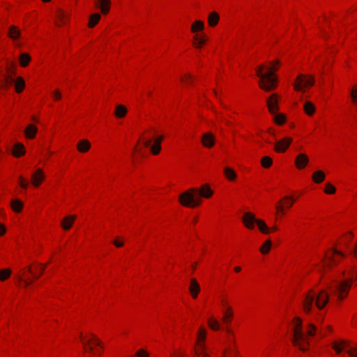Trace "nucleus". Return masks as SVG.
<instances>
[{
  "label": "nucleus",
  "instance_id": "69168bd1",
  "mask_svg": "<svg viewBox=\"0 0 357 357\" xmlns=\"http://www.w3.org/2000/svg\"><path fill=\"white\" fill-rule=\"evenodd\" d=\"M271 231H275L278 229L277 227H273L272 229H270Z\"/></svg>",
  "mask_w": 357,
  "mask_h": 357
},
{
  "label": "nucleus",
  "instance_id": "f3484780",
  "mask_svg": "<svg viewBox=\"0 0 357 357\" xmlns=\"http://www.w3.org/2000/svg\"><path fill=\"white\" fill-rule=\"evenodd\" d=\"M189 291H190L193 298H196L198 296V294L200 291L199 284L195 278H192L190 280V285L189 287Z\"/></svg>",
  "mask_w": 357,
  "mask_h": 357
},
{
  "label": "nucleus",
  "instance_id": "2f4dec72",
  "mask_svg": "<svg viewBox=\"0 0 357 357\" xmlns=\"http://www.w3.org/2000/svg\"><path fill=\"white\" fill-rule=\"evenodd\" d=\"M11 207L14 211L19 213L23 208V203L20 199H13L11 202Z\"/></svg>",
  "mask_w": 357,
  "mask_h": 357
},
{
  "label": "nucleus",
  "instance_id": "473e14b6",
  "mask_svg": "<svg viewBox=\"0 0 357 357\" xmlns=\"http://www.w3.org/2000/svg\"><path fill=\"white\" fill-rule=\"evenodd\" d=\"M100 15L99 13L92 14L89 17V22L88 26L89 27H93L100 20Z\"/></svg>",
  "mask_w": 357,
  "mask_h": 357
},
{
  "label": "nucleus",
  "instance_id": "b1692460",
  "mask_svg": "<svg viewBox=\"0 0 357 357\" xmlns=\"http://www.w3.org/2000/svg\"><path fill=\"white\" fill-rule=\"evenodd\" d=\"M194 40L195 42L194 43V45L196 47H201L202 45H204L206 42V38L205 34L202 35H195L194 36Z\"/></svg>",
  "mask_w": 357,
  "mask_h": 357
},
{
  "label": "nucleus",
  "instance_id": "79ce46f5",
  "mask_svg": "<svg viewBox=\"0 0 357 357\" xmlns=\"http://www.w3.org/2000/svg\"><path fill=\"white\" fill-rule=\"evenodd\" d=\"M11 274V271L9 269H2L0 271V280L4 281L7 278H9V276Z\"/></svg>",
  "mask_w": 357,
  "mask_h": 357
},
{
  "label": "nucleus",
  "instance_id": "49530a36",
  "mask_svg": "<svg viewBox=\"0 0 357 357\" xmlns=\"http://www.w3.org/2000/svg\"><path fill=\"white\" fill-rule=\"evenodd\" d=\"M335 188L331 183H328L326 184L325 192L327 194H333L335 192Z\"/></svg>",
  "mask_w": 357,
  "mask_h": 357
},
{
  "label": "nucleus",
  "instance_id": "9d476101",
  "mask_svg": "<svg viewBox=\"0 0 357 357\" xmlns=\"http://www.w3.org/2000/svg\"><path fill=\"white\" fill-rule=\"evenodd\" d=\"M161 142L158 139H155L154 141V144L151 145V140L148 139H143V144L145 147H149L151 149V151L153 155H158L161 150L160 146Z\"/></svg>",
  "mask_w": 357,
  "mask_h": 357
},
{
  "label": "nucleus",
  "instance_id": "5701e85b",
  "mask_svg": "<svg viewBox=\"0 0 357 357\" xmlns=\"http://www.w3.org/2000/svg\"><path fill=\"white\" fill-rule=\"evenodd\" d=\"M126 114H127V109L124 105H118L116 107L114 114L117 118H123L126 115Z\"/></svg>",
  "mask_w": 357,
  "mask_h": 357
},
{
  "label": "nucleus",
  "instance_id": "a18cd8bd",
  "mask_svg": "<svg viewBox=\"0 0 357 357\" xmlns=\"http://www.w3.org/2000/svg\"><path fill=\"white\" fill-rule=\"evenodd\" d=\"M283 200L286 201L284 205L287 208H291L294 202V199L291 197L286 196L284 197Z\"/></svg>",
  "mask_w": 357,
  "mask_h": 357
},
{
  "label": "nucleus",
  "instance_id": "052dcab7",
  "mask_svg": "<svg viewBox=\"0 0 357 357\" xmlns=\"http://www.w3.org/2000/svg\"><path fill=\"white\" fill-rule=\"evenodd\" d=\"M6 231V228L0 223V236L3 235Z\"/></svg>",
  "mask_w": 357,
  "mask_h": 357
},
{
  "label": "nucleus",
  "instance_id": "de8ad7c7",
  "mask_svg": "<svg viewBox=\"0 0 357 357\" xmlns=\"http://www.w3.org/2000/svg\"><path fill=\"white\" fill-rule=\"evenodd\" d=\"M316 332V327L314 324H310L308 325V330L307 331L306 333L309 336H314Z\"/></svg>",
  "mask_w": 357,
  "mask_h": 357
},
{
  "label": "nucleus",
  "instance_id": "13d9d810",
  "mask_svg": "<svg viewBox=\"0 0 357 357\" xmlns=\"http://www.w3.org/2000/svg\"><path fill=\"white\" fill-rule=\"evenodd\" d=\"M351 253H353L354 255L357 258V241L356 243L355 244L354 248L351 250Z\"/></svg>",
  "mask_w": 357,
  "mask_h": 357
},
{
  "label": "nucleus",
  "instance_id": "774afa93",
  "mask_svg": "<svg viewBox=\"0 0 357 357\" xmlns=\"http://www.w3.org/2000/svg\"><path fill=\"white\" fill-rule=\"evenodd\" d=\"M89 350L90 351H93V348L92 347H90L89 348Z\"/></svg>",
  "mask_w": 357,
  "mask_h": 357
},
{
  "label": "nucleus",
  "instance_id": "ddd939ff",
  "mask_svg": "<svg viewBox=\"0 0 357 357\" xmlns=\"http://www.w3.org/2000/svg\"><path fill=\"white\" fill-rule=\"evenodd\" d=\"M201 141L204 146L210 149L214 146L215 137L213 134L208 132L202 135Z\"/></svg>",
  "mask_w": 357,
  "mask_h": 357
},
{
  "label": "nucleus",
  "instance_id": "2eb2a0df",
  "mask_svg": "<svg viewBox=\"0 0 357 357\" xmlns=\"http://www.w3.org/2000/svg\"><path fill=\"white\" fill-rule=\"evenodd\" d=\"M95 6L100 9L103 15L109 13L110 8V0H95Z\"/></svg>",
  "mask_w": 357,
  "mask_h": 357
},
{
  "label": "nucleus",
  "instance_id": "6ab92c4d",
  "mask_svg": "<svg viewBox=\"0 0 357 357\" xmlns=\"http://www.w3.org/2000/svg\"><path fill=\"white\" fill-rule=\"evenodd\" d=\"M25 153V148L22 143H16L13 149V154L15 157H20Z\"/></svg>",
  "mask_w": 357,
  "mask_h": 357
},
{
  "label": "nucleus",
  "instance_id": "09e8293b",
  "mask_svg": "<svg viewBox=\"0 0 357 357\" xmlns=\"http://www.w3.org/2000/svg\"><path fill=\"white\" fill-rule=\"evenodd\" d=\"M137 357H149V353L143 349L138 350L136 352Z\"/></svg>",
  "mask_w": 357,
  "mask_h": 357
},
{
  "label": "nucleus",
  "instance_id": "6e6d98bb",
  "mask_svg": "<svg viewBox=\"0 0 357 357\" xmlns=\"http://www.w3.org/2000/svg\"><path fill=\"white\" fill-rule=\"evenodd\" d=\"M348 354L351 356H353V357H356L357 356V349H355L354 351L353 350H349L348 351Z\"/></svg>",
  "mask_w": 357,
  "mask_h": 357
},
{
  "label": "nucleus",
  "instance_id": "4c0bfd02",
  "mask_svg": "<svg viewBox=\"0 0 357 357\" xmlns=\"http://www.w3.org/2000/svg\"><path fill=\"white\" fill-rule=\"evenodd\" d=\"M231 317H232V310H231V308L230 307H229L227 308V311H225L224 312L222 321L227 324L229 323L231 320Z\"/></svg>",
  "mask_w": 357,
  "mask_h": 357
},
{
  "label": "nucleus",
  "instance_id": "3c124183",
  "mask_svg": "<svg viewBox=\"0 0 357 357\" xmlns=\"http://www.w3.org/2000/svg\"><path fill=\"white\" fill-rule=\"evenodd\" d=\"M19 184L22 188L26 189L28 186L27 181L22 176H20L19 177Z\"/></svg>",
  "mask_w": 357,
  "mask_h": 357
},
{
  "label": "nucleus",
  "instance_id": "37998d69",
  "mask_svg": "<svg viewBox=\"0 0 357 357\" xmlns=\"http://www.w3.org/2000/svg\"><path fill=\"white\" fill-rule=\"evenodd\" d=\"M40 270H39V274L38 275H36L34 273H33L31 268L29 266L28 268V271L31 273L34 278L38 279L40 275H43L45 268L47 267V264H40Z\"/></svg>",
  "mask_w": 357,
  "mask_h": 357
},
{
  "label": "nucleus",
  "instance_id": "680f3d73",
  "mask_svg": "<svg viewBox=\"0 0 357 357\" xmlns=\"http://www.w3.org/2000/svg\"><path fill=\"white\" fill-rule=\"evenodd\" d=\"M32 282L31 280H24V287H27L28 285H29Z\"/></svg>",
  "mask_w": 357,
  "mask_h": 357
},
{
  "label": "nucleus",
  "instance_id": "4d7b16f0",
  "mask_svg": "<svg viewBox=\"0 0 357 357\" xmlns=\"http://www.w3.org/2000/svg\"><path fill=\"white\" fill-rule=\"evenodd\" d=\"M114 244L115 245V246H116L117 248H120V247H122L123 245V242H121L119 241H118L117 239H116L114 241Z\"/></svg>",
  "mask_w": 357,
  "mask_h": 357
},
{
  "label": "nucleus",
  "instance_id": "338daca9",
  "mask_svg": "<svg viewBox=\"0 0 357 357\" xmlns=\"http://www.w3.org/2000/svg\"><path fill=\"white\" fill-rule=\"evenodd\" d=\"M197 220H198L197 218H195L193 220V222L196 223L197 222Z\"/></svg>",
  "mask_w": 357,
  "mask_h": 357
},
{
  "label": "nucleus",
  "instance_id": "5fc2aeb1",
  "mask_svg": "<svg viewBox=\"0 0 357 357\" xmlns=\"http://www.w3.org/2000/svg\"><path fill=\"white\" fill-rule=\"evenodd\" d=\"M281 202H282V201H280V204L276 206V209L278 210V211H280L282 214H284V206L281 205Z\"/></svg>",
  "mask_w": 357,
  "mask_h": 357
},
{
  "label": "nucleus",
  "instance_id": "412c9836",
  "mask_svg": "<svg viewBox=\"0 0 357 357\" xmlns=\"http://www.w3.org/2000/svg\"><path fill=\"white\" fill-rule=\"evenodd\" d=\"M77 147L79 151L85 153L89 150L91 144L87 139H82L78 142Z\"/></svg>",
  "mask_w": 357,
  "mask_h": 357
},
{
  "label": "nucleus",
  "instance_id": "f257e3e1",
  "mask_svg": "<svg viewBox=\"0 0 357 357\" xmlns=\"http://www.w3.org/2000/svg\"><path fill=\"white\" fill-rule=\"evenodd\" d=\"M213 194L208 184H204L199 190L197 188H190L188 190L181 194L179 196V202L186 207H195L202 203L200 197L210 198Z\"/></svg>",
  "mask_w": 357,
  "mask_h": 357
},
{
  "label": "nucleus",
  "instance_id": "0eeeda50",
  "mask_svg": "<svg viewBox=\"0 0 357 357\" xmlns=\"http://www.w3.org/2000/svg\"><path fill=\"white\" fill-rule=\"evenodd\" d=\"M206 335V331L203 327H201L198 331V348L195 350V354L197 356L202 355V357H209L206 353H204V344L201 342L205 340Z\"/></svg>",
  "mask_w": 357,
  "mask_h": 357
},
{
  "label": "nucleus",
  "instance_id": "864d4df0",
  "mask_svg": "<svg viewBox=\"0 0 357 357\" xmlns=\"http://www.w3.org/2000/svg\"><path fill=\"white\" fill-rule=\"evenodd\" d=\"M54 100H58L61 98V94L59 90H55L53 93Z\"/></svg>",
  "mask_w": 357,
  "mask_h": 357
},
{
  "label": "nucleus",
  "instance_id": "4be33fe9",
  "mask_svg": "<svg viewBox=\"0 0 357 357\" xmlns=\"http://www.w3.org/2000/svg\"><path fill=\"white\" fill-rule=\"evenodd\" d=\"M15 82L12 75H5L1 82V87L3 89H8V87Z\"/></svg>",
  "mask_w": 357,
  "mask_h": 357
},
{
  "label": "nucleus",
  "instance_id": "f03ea898",
  "mask_svg": "<svg viewBox=\"0 0 357 357\" xmlns=\"http://www.w3.org/2000/svg\"><path fill=\"white\" fill-rule=\"evenodd\" d=\"M279 61L272 62L271 63L272 66L266 73H262L263 70L265 68L264 66H260L257 68V75L260 78L259 85L261 89L266 91H271L275 89L277 77L273 72L277 70L275 65H279Z\"/></svg>",
  "mask_w": 357,
  "mask_h": 357
},
{
  "label": "nucleus",
  "instance_id": "a19ab883",
  "mask_svg": "<svg viewBox=\"0 0 357 357\" xmlns=\"http://www.w3.org/2000/svg\"><path fill=\"white\" fill-rule=\"evenodd\" d=\"M275 122L278 125H282L285 122L286 117L282 114H274Z\"/></svg>",
  "mask_w": 357,
  "mask_h": 357
},
{
  "label": "nucleus",
  "instance_id": "4468645a",
  "mask_svg": "<svg viewBox=\"0 0 357 357\" xmlns=\"http://www.w3.org/2000/svg\"><path fill=\"white\" fill-rule=\"evenodd\" d=\"M45 178V174L42 169H36L31 176V182L35 187H38Z\"/></svg>",
  "mask_w": 357,
  "mask_h": 357
},
{
  "label": "nucleus",
  "instance_id": "20e7f679",
  "mask_svg": "<svg viewBox=\"0 0 357 357\" xmlns=\"http://www.w3.org/2000/svg\"><path fill=\"white\" fill-rule=\"evenodd\" d=\"M294 333L291 342L300 350L305 351L308 349L309 342L305 333L303 331L302 320L299 317L294 319Z\"/></svg>",
  "mask_w": 357,
  "mask_h": 357
},
{
  "label": "nucleus",
  "instance_id": "603ef678",
  "mask_svg": "<svg viewBox=\"0 0 357 357\" xmlns=\"http://www.w3.org/2000/svg\"><path fill=\"white\" fill-rule=\"evenodd\" d=\"M14 68H15V64L14 63H10V65H8L7 68H6V71L8 73V75H12L13 76V74L15 73L14 72Z\"/></svg>",
  "mask_w": 357,
  "mask_h": 357
},
{
  "label": "nucleus",
  "instance_id": "c85d7f7f",
  "mask_svg": "<svg viewBox=\"0 0 357 357\" xmlns=\"http://www.w3.org/2000/svg\"><path fill=\"white\" fill-rule=\"evenodd\" d=\"M256 224L257 225L259 230L264 234H268L271 231L270 228L267 227L265 222L260 219H257Z\"/></svg>",
  "mask_w": 357,
  "mask_h": 357
},
{
  "label": "nucleus",
  "instance_id": "dca6fc26",
  "mask_svg": "<svg viewBox=\"0 0 357 357\" xmlns=\"http://www.w3.org/2000/svg\"><path fill=\"white\" fill-rule=\"evenodd\" d=\"M309 159L305 153H299L295 159V165L299 169H303L308 163Z\"/></svg>",
  "mask_w": 357,
  "mask_h": 357
},
{
  "label": "nucleus",
  "instance_id": "a878e982",
  "mask_svg": "<svg viewBox=\"0 0 357 357\" xmlns=\"http://www.w3.org/2000/svg\"><path fill=\"white\" fill-rule=\"evenodd\" d=\"M8 36L13 39H17L20 36V31L15 26H11L8 31Z\"/></svg>",
  "mask_w": 357,
  "mask_h": 357
},
{
  "label": "nucleus",
  "instance_id": "f704fd0d",
  "mask_svg": "<svg viewBox=\"0 0 357 357\" xmlns=\"http://www.w3.org/2000/svg\"><path fill=\"white\" fill-rule=\"evenodd\" d=\"M24 85H25V83H24V79L21 77H17L15 81L16 91L17 93L22 92V90L24 89Z\"/></svg>",
  "mask_w": 357,
  "mask_h": 357
},
{
  "label": "nucleus",
  "instance_id": "7ed1b4c3",
  "mask_svg": "<svg viewBox=\"0 0 357 357\" xmlns=\"http://www.w3.org/2000/svg\"><path fill=\"white\" fill-rule=\"evenodd\" d=\"M315 301L318 309H323L328 302V295L325 290H321L318 294L311 290L305 297L303 302V307L306 313L311 311L312 305Z\"/></svg>",
  "mask_w": 357,
  "mask_h": 357
},
{
  "label": "nucleus",
  "instance_id": "e433bc0d",
  "mask_svg": "<svg viewBox=\"0 0 357 357\" xmlns=\"http://www.w3.org/2000/svg\"><path fill=\"white\" fill-rule=\"evenodd\" d=\"M342 347H348V343L345 341H341L340 344L337 342L333 344V348L337 354H340L342 350Z\"/></svg>",
  "mask_w": 357,
  "mask_h": 357
},
{
  "label": "nucleus",
  "instance_id": "7c9ffc66",
  "mask_svg": "<svg viewBox=\"0 0 357 357\" xmlns=\"http://www.w3.org/2000/svg\"><path fill=\"white\" fill-rule=\"evenodd\" d=\"M67 14L62 10H58L56 12V17L57 20L60 22V23L57 22L58 26H61L66 23V18H67Z\"/></svg>",
  "mask_w": 357,
  "mask_h": 357
},
{
  "label": "nucleus",
  "instance_id": "bf43d9fd",
  "mask_svg": "<svg viewBox=\"0 0 357 357\" xmlns=\"http://www.w3.org/2000/svg\"><path fill=\"white\" fill-rule=\"evenodd\" d=\"M190 78H191V76L190 75H186L185 78H182L181 81L186 82V83H190Z\"/></svg>",
  "mask_w": 357,
  "mask_h": 357
},
{
  "label": "nucleus",
  "instance_id": "8fccbe9b",
  "mask_svg": "<svg viewBox=\"0 0 357 357\" xmlns=\"http://www.w3.org/2000/svg\"><path fill=\"white\" fill-rule=\"evenodd\" d=\"M91 341H93L96 345L101 346V342L98 340V338L95 335H92L91 340H89L87 342H83L84 347H86V344L90 343Z\"/></svg>",
  "mask_w": 357,
  "mask_h": 357
},
{
  "label": "nucleus",
  "instance_id": "58836bf2",
  "mask_svg": "<svg viewBox=\"0 0 357 357\" xmlns=\"http://www.w3.org/2000/svg\"><path fill=\"white\" fill-rule=\"evenodd\" d=\"M261 164L264 168H268L272 165L273 160L269 156H264L261 160Z\"/></svg>",
  "mask_w": 357,
  "mask_h": 357
},
{
  "label": "nucleus",
  "instance_id": "ea45409f",
  "mask_svg": "<svg viewBox=\"0 0 357 357\" xmlns=\"http://www.w3.org/2000/svg\"><path fill=\"white\" fill-rule=\"evenodd\" d=\"M272 243L270 240H267L265 241V243L262 245V246L260 248V251L262 254H266L268 252L269 250L271 249Z\"/></svg>",
  "mask_w": 357,
  "mask_h": 357
},
{
  "label": "nucleus",
  "instance_id": "cd10ccee",
  "mask_svg": "<svg viewBox=\"0 0 357 357\" xmlns=\"http://www.w3.org/2000/svg\"><path fill=\"white\" fill-rule=\"evenodd\" d=\"M224 174L229 181H234L236 178V173L230 167H226L224 169Z\"/></svg>",
  "mask_w": 357,
  "mask_h": 357
},
{
  "label": "nucleus",
  "instance_id": "c03bdc74",
  "mask_svg": "<svg viewBox=\"0 0 357 357\" xmlns=\"http://www.w3.org/2000/svg\"><path fill=\"white\" fill-rule=\"evenodd\" d=\"M208 326L214 331H218L220 329V324L218 321L215 319H209L208 320Z\"/></svg>",
  "mask_w": 357,
  "mask_h": 357
},
{
  "label": "nucleus",
  "instance_id": "aec40b11",
  "mask_svg": "<svg viewBox=\"0 0 357 357\" xmlns=\"http://www.w3.org/2000/svg\"><path fill=\"white\" fill-rule=\"evenodd\" d=\"M38 131L37 127L33 124H29L25 129V135L29 139H33Z\"/></svg>",
  "mask_w": 357,
  "mask_h": 357
},
{
  "label": "nucleus",
  "instance_id": "393cba45",
  "mask_svg": "<svg viewBox=\"0 0 357 357\" xmlns=\"http://www.w3.org/2000/svg\"><path fill=\"white\" fill-rule=\"evenodd\" d=\"M219 21V15L216 12L211 13L208 15V22L209 26H215Z\"/></svg>",
  "mask_w": 357,
  "mask_h": 357
},
{
  "label": "nucleus",
  "instance_id": "0e129e2a",
  "mask_svg": "<svg viewBox=\"0 0 357 357\" xmlns=\"http://www.w3.org/2000/svg\"><path fill=\"white\" fill-rule=\"evenodd\" d=\"M156 139H158L159 141H160L162 142V141L164 139V137L161 135V136L158 137Z\"/></svg>",
  "mask_w": 357,
  "mask_h": 357
},
{
  "label": "nucleus",
  "instance_id": "f8f14e48",
  "mask_svg": "<svg viewBox=\"0 0 357 357\" xmlns=\"http://www.w3.org/2000/svg\"><path fill=\"white\" fill-rule=\"evenodd\" d=\"M278 97L276 93H273L267 99V106L271 114H275L279 109Z\"/></svg>",
  "mask_w": 357,
  "mask_h": 357
},
{
  "label": "nucleus",
  "instance_id": "c9c22d12",
  "mask_svg": "<svg viewBox=\"0 0 357 357\" xmlns=\"http://www.w3.org/2000/svg\"><path fill=\"white\" fill-rule=\"evenodd\" d=\"M305 112L308 115H312L314 112L315 107L310 102H305L304 104Z\"/></svg>",
  "mask_w": 357,
  "mask_h": 357
},
{
  "label": "nucleus",
  "instance_id": "6e6552de",
  "mask_svg": "<svg viewBox=\"0 0 357 357\" xmlns=\"http://www.w3.org/2000/svg\"><path fill=\"white\" fill-rule=\"evenodd\" d=\"M331 252V255L329 254L327 255L328 260L324 264L326 268L330 267L332 264H337L340 259L344 258L345 256L342 252L335 248L332 250Z\"/></svg>",
  "mask_w": 357,
  "mask_h": 357
},
{
  "label": "nucleus",
  "instance_id": "39448f33",
  "mask_svg": "<svg viewBox=\"0 0 357 357\" xmlns=\"http://www.w3.org/2000/svg\"><path fill=\"white\" fill-rule=\"evenodd\" d=\"M352 280V278L346 280L333 279L328 288L340 300H342L347 296Z\"/></svg>",
  "mask_w": 357,
  "mask_h": 357
},
{
  "label": "nucleus",
  "instance_id": "72a5a7b5",
  "mask_svg": "<svg viewBox=\"0 0 357 357\" xmlns=\"http://www.w3.org/2000/svg\"><path fill=\"white\" fill-rule=\"evenodd\" d=\"M31 60L30 56L26 53H22L20 56V62L22 66H26Z\"/></svg>",
  "mask_w": 357,
  "mask_h": 357
},
{
  "label": "nucleus",
  "instance_id": "bb28decb",
  "mask_svg": "<svg viewBox=\"0 0 357 357\" xmlns=\"http://www.w3.org/2000/svg\"><path fill=\"white\" fill-rule=\"evenodd\" d=\"M325 179V174L322 171H317L312 174V180L317 183H321Z\"/></svg>",
  "mask_w": 357,
  "mask_h": 357
},
{
  "label": "nucleus",
  "instance_id": "423d86ee",
  "mask_svg": "<svg viewBox=\"0 0 357 357\" xmlns=\"http://www.w3.org/2000/svg\"><path fill=\"white\" fill-rule=\"evenodd\" d=\"M296 81L297 83L294 84V89L296 91H301L303 87L311 86L314 84V78L311 75H299Z\"/></svg>",
  "mask_w": 357,
  "mask_h": 357
},
{
  "label": "nucleus",
  "instance_id": "1a4fd4ad",
  "mask_svg": "<svg viewBox=\"0 0 357 357\" xmlns=\"http://www.w3.org/2000/svg\"><path fill=\"white\" fill-rule=\"evenodd\" d=\"M291 142L292 138L289 137H284L275 143V151L278 153H283L286 151Z\"/></svg>",
  "mask_w": 357,
  "mask_h": 357
},
{
  "label": "nucleus",
  "instance_id": "e2e57ef3",
  "mask_svg": "<svg viewBox=\"0 0 357 357\" xmlns=\"http://www.w3.org/2000/svg\"><path fill=\"white\" fill-rule=\"evenodd\" d=\"M241 270V268L240 266H236V267L234 268V271L236 272H240Z\"/></svg>",
  "mask_w": 357,
  "mask_h": 357
},
{
  "label": "nucleus",
  "instance_id": "9b49d317",
  "mask_svg": "<svg viewBox=\"0 0 357 357\" xmlns=\"http://www.w3.org/2000/svg\"><path fill=\"white\" fill-rule=\"evenodd\" d=\"M242 221L248 229H252L256 224L257 218L252 213L247 212L244 213Z\"/></svg>",
  "mask_w": 357,
  "mask_h": 357
},
{
  "label": "nucleus",
  "instance_id": "c756f323",
  "mask_svg": "<svg viewBox=\"0 0 357 357\" xmlns=\"http://www.w3.org/2000/svg\"><path fill=\"white\" fill-rule=\"evenodd\" d=\"M204 28V24L201 20H197L191 26V31L192 33H196L199 31H202Z\"/></svg>",
  "mask_w": 357,
  "mask_h": 357
},
{
  "label": "nucleus",
  "instance_id": "a211bd4d",
  "mask_svg": "<svg viewBox=\"0 0 357 357\" xmlns=\"http://www.w3.org/2000/svg\"><path fill=\"white\" fill-rule=\"evenodd\" d=\"M76 219V215H69L64 218L61 221V227L65 230H68L72 227L73 222Z\"/></svg>",
  "mask_w": 357,
  "mask_h": 357
}]
</instances>
